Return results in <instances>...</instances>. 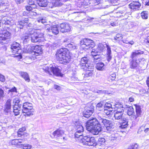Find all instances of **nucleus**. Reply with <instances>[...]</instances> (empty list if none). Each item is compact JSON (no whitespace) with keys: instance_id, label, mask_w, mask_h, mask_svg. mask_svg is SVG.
Returning <instances> with one entry per match:
<instances>
[{"instance_id":"9b49d317","label":"nucleus","mask_w":149,"mask_h":149,"mask_svg":"<svg viewBox=\"0 0 149 149\" xmlns=\"http://www.w3.org/2000/svg\"><path fill=\"white\" fill-rule=\"evenodd\" d=\"M103 125L106 127L108 132L111 131L113 126V124L111 121L106 119H104L102 120H101L100 125L101 127V126Z\"/></svg>"},{"instance_id":"052dcab7","label":"nucleus","mask_w":149,"mask_h":149,"mask_svg":"<svg viewBox=\"0 0 149 149\" xmlns=\"http://www.w3.org/2000/svg\"><path fill=\"white\" fill-rule=\"evenodd\" d=\"M100 53V52H97V50L95 49H93L91 52V54L92 56H95V54H99Z\"/></svg>"},{"instance_id":"423d86ee","label":"nucleus","mask_w":149,"mask_h":149,"mask_svg":"<svg viewBox=\"0 0 149 149\" xmlns=\"http://www.w3.org/2000/svg\"><path fill=\"white\" fill-rule=\"evenodd\" d=\"M80 45L81 49H91L95 46L93 40L88 38L81 40L80 42Z\"/></svg>"},{"instance_id":"5fc2aeb1","label":"nucleus","mask_w":149,"mask_h":149,"mask_svg":"<svg viewBox=\"0 0 149 149\" xmlns=\"http://www.w3.org/2000/svg\"><path fill=\"white\" fill-rule=\"evenodd\" d=\"M8 5V3L6 0L4 1L0 2V5L1 6H6Z\"/></svg>"},{"instance_id":"5701e85b","label":"nucleus","mask_w":149,"mask_h":149,"mask_svg":"<svg viewBox=\"0 0 149 149\" xmlns=\"http://www.w3.org/2000/svg\"><path fill=\"white\" fill-rule=\"evenodd\" d=\"M66 47H68L71 50H74L77 49V47L73 44V43H69L68 40H66L64 41Z\"/></svg>"},{"instance_id":"1a4fd4ad","label":"nucleus","mask_w":149,"mask_h":149,"mask_svg":"<svg viewBox=\"0 0 149 149\" xmlns=\"http://www.w3.org/2000/svg\"><path fill=\"white\" fill-rule=\"evenodd\" d=\"M43 34L39 33L37 31H34L31 34V40L32 42H37L40 41L41 38L43 36Z\"/></svg>"},{"instance_id":"49530a36","label":"nucleus","mask_w":149,"mask_h":149,"mask_svg":"<svg viewBox=\"0 0 149 149\" xmlns=\"http://www.w3.org/2000/svg\"><path fill=\"white\" fill-rule=\"evenodd\" d=\"M134 112V109L132 107H130L127 109V114L129 116H130L132 115Z\"/></svg>"},{"instance_id":"338daca9","label":"nucleus","mask_w":149,"mask_h":149,"mask_svg":"<svg viewBox=\"0 0 149 149\" xmlns=\"http://www.w3.org/2000/svg\"><path fill=\"white\" fill-rule=\"evenodd\" d=\"M0 62V64H1V65H2V64L5 65L6 63V61L4 59H1Z\"/></svg>"},{"instance_id":"72a5a7b5","label":"nucleus","mask_w":149,"mask_h":149,"mask_svg":"<svg viewBox=\"0 0 149 149\" xmlns=\"http://www.w3.org/2000/svg\"><path fill=\"white\" fill-rule=\"evenodd\" d=\"M37 21L39 23H41L45 24L47 23L46 18L45 17H40L37 19Z\"/></svg>"},{"instance_id":"a878e982","label":"nucleus","mask_w":149,"mask_h":149,"mask_svg":"<svg viewBox=\"0 0 149 149\" xmlns=\"http://www.w3.org/2000/svg\"><path fill=\"white\" fill-rule=\"evenodd\" d=\"M19 73L20 76L24 78L26 81L28 82L30 81V80L29 77L27 72H19Z\"/></svg>"},{"instance_id":"0eeeda50","label":"nucleus","mask_w":149,"mask_h":149,"mask_svg":"<svg viewBox=\"0 0 149 149\" xmlns=\"http://www.w3.org/2000/svg\"><path fill=\"white\" fill-rule=\"evenodd\" d=\"M11 51L14 54L17 53L18 55H15V57H18L20 59L22 58V56L20 55L22 51L20 44L17 42H14L11 45Z\"/></svg>"},{"instance_id":"c9c22d12","label":"nucleus","mask_w":149,"mask_h":149,"mask_svg":"<svg viewBox=\"0 0 149 149\" xmlns=\"http://www.w3.org/2000/svg\"><path fill=\"white\" fill-rule=\"evenodd\" d=\"M93 70H89V69L86 70V72L84 74V78H87L92 76L93 74Z\"/></svg>"},{"instance_id":"cd10ccee","label":"nucleus","mask_w":149,"mask_h":149,"mask_svg":"<svg viewBox=\"0 0 149 149\" xmlns=\"http://www.w3.org/2000/svg\"><path fill=\"white\" fill-rule=\"evenodd\" d=\"M95 68L97 70L100 71H103L105 70L104 64L101 62L96 64Z\"/></svg>"},{"instance_id":"f8f14e48","label":"nucleus","mask_w":149,"mask_h":149,"mask_svg":"<svg viewBox=\"0 0 149 149\" xmlns=\"http://www.w3.org/2000/svg\"><path fill=\"white\" fill-rule=\"evenodd\" d=\"M11 33L6 30L1 31L0 33V43H1L2 40H5L11 38Z\"/></svg>"},{"instance_id":"a19ab883","label":"nucleus","mask_w":149,"mask_h":149,"mask_svg":"<svg viewBox=\"0 0 149 149\" xmlns=\"http://www.w3.org/2000/svg\"><path fill=\"white\" fill-rule=\"evenodd\" d=\"M20 100L19 97H16L13 100V103L14 105H19L21 106V105L19 104L20 102Z\"/></svg>"},{"instance_id":"6ab92c4d","label":"nucleus","mask_w":149,"mask_h":149,"mask_svg":"<svg viewBox=\"0 0 149 149\" xmlns=\"http://www.w3.org/2000/svg\"><path fill=\"white\" fill-rule=\"evenodd\" d=\"M143 53V52L140 50H134L131 53L130 57L132 60L138 59V56Z\"/></svg>"},{"instance_id":"6e6552de","label":"nucleus","mask_w":149,"mask_h":149,"mask_svg":"<svg viewBox=\"0 0 149 149\" xmlns=\"http://www.w3.org/2000/svg\"><path fill=\"white\" fill-rule=\"evenodd\" d=\"M81 142L83 144L86 146H95L96 145L95 140L93 137L85 136L83 138H81Z\"/></svg>"},{"instance_id":"09e8293b","label":"nucleus","mask_w":149,"mask_h":149,"mask_svg":"<svg viewBox=\"0 0 149 149\" xmlns=\"http://www.w3.org/2000/svg\"><path fill=\"white\" fill-rule=\"evenodd\" d=\"M123 38L122 35L121 34H117L116 36L114 37V40H119Z\"/></svg>"},{"instance_id":"f03ea898","label":"nucleus","mask_w":149,"mask_h":149,"mask_svg":"<svg viewBox=\"0 0 149 149\" xmlns=\"http://www.w3.org/2000/svg\"><path fill=\"white\" fill-rule=\"evenodd\" d=\"M69 51L66 48H62L58 49L56 54V57L60 63L64 64L68 63L70 61V56L68 54Z\"/></svg>"},{"instance_id":"7c9ffc66","label":"nucleus","mask_w":149,"mask_h":149,"mask_svg":"<svg viewBox=\"0 0 149 149\" xmlns=\"http://www.w3.org/2000/svg\"><path fill=\"white\" fill-rule=\"evenodd\" d=\"M105 45L106 46V47L107 48V60L108 61H109L111 60V50L110 48V47L109 46V45L106 44Z\"/></svg>"},{"instance_id":"20e7f679","label":"nucleus","mask_w":149,"mask_h":149,"mask_svg":"<svg viewBox=\"0 0 149 149\" xmlns=\"http://www.w3.org/2000/svg\"><path fill=\"white\" fill-rule=\"evenodd\" d=\"M146 63L143 58L132 60L130 63V67L132 69L145 70L146 68Z\"/></svg>"},{"instance_id":"473e14b6","label":"nucleus","mask_w":149,"mask_h":149,"mask_svg":"<svg viewBox=\"0 0 149 149\" xmlns=\"http://www.w3.org/2000/svg\"><path fill=\"white\" fill-rule=\"evenodd\" d=\"M104 104V103L103 101H101L97 103L96 105V108L97 109L100 111L102 110L103 109V106Z\"/></svg>"},{"instance_id":"37998d69","label":"nucleus","mask_w":149,"mask_h":149,"mask_svg":"<svg viewBox=\"0 0 149 149\" xmlns=\"http://www.w3.org/2000/svg\"><path fill=\"white\" fill-rule=\"evenodd\" d=\"M31 33H29L28 35L22 37V39L23 40L24 42L28 41L29 39L31 38Z\"/></svg>"},{"instance_id":"c85d7f7f","label":"nucleus","mask_w":149,"mask_h":149,"mask_svg":"<svg viewBox=\"0 0 149 149\" xmlns=\"http://www.w3.org/2000/svg\"><path fill=\"white\" fill-rule=\"evenodd\" d=\"M37 3L40 7H45L48 3V0H37Z\"/></svg>"},{"instance_id":"8fccbe9b","label":"nucleus","mask_w":149,"mask_h":149,"mask_svg":"<svg viewBox=\"0 0 149 149\" xmlns=\"http://www.w3.org/2000/svg\"><path fill=\"white\" fill-rule=\"evenodd\" d=\"M94 59V61L97 62V61H100L101 59V56H100V53L95 54V56H93Z\"/></svg>"},{"instance_id":"3c124183","label":"nucleus","mask_w":149,"mask_h":149,"mask_svg":"<svg viewBox=\"0 0 149 149\" xmlns=\"http://www.w3.org/2000/svg\"><path fill=\"white\" fill-rule=\"evenodd\" d=\"M36 7V5H33V6H25V8L28 11H30L32 10L33 8H35Z\"/></svg>"},{"instance_id":"aec40b11","label":"nucleus","mask_w":149,"mask_h":149,"mask_svg":"<svg viewBox=\"0 0 149 149\" xmlns=\"http://www.w3.org/2000/svg\"><path fill=\"white\" fill-rule=\"evenodd\" d=\"M52 134L54 137L58 139L63 136L64 132L63 130L59 128L53 132Z\"/></svg>"},{"instance_id":"4be33fe9","label":"nucleus","mask_w":149,"mask_h":149,"mask_svg":"<svg viewBox=\"0 0 149 149\" xmlns=\"http://www.w3.org/2000/svg\"><path fill=\"white\" fill-rule=\"evenodd\" d=\"M61 1L62 0H52L50 3L49 7L52 8L54 6H60L62 4Z\"/></svg>"},{"instance_id":"680f3d73","label":"nucleus","mask_w":149,"mask_h":149,"mask_svg":"<svg viewBox=\"0 0 149 149\" xmlns=\"http://www.w3.org/2000/svg\"><path fill=\"white\" fill-rule=\"evenodd\" d=\"M5 77L3 75L0 74V81L3 82L5 81Z\"/></svg>"},{"instance_id":"b1692460","label":"nucleus","mask_w":149,"mask_h":149,"mask_svg":"<svg viewBox=\"0 0 149 149\" xmlns=\"http://www.w3.org/2000/svg\"><path fill=\"white\" fill-rule=\"evenodd\" d=\"M115 112L118 113L122 112V113H123L124 110L122 104H116L115 105Z\"/></svg>"},{"instance_id":"a211bd4d","label":"nucleus","mask_w":149,"mask_h":149,"mask_svg":"<svg viewBox=\"0 0 149 149\" xmlns=\"http://www.w3.org/2000/svg\"><path fill=\"white\" fill-rule=\"evenodd\" d=\"M46 30L47 32L52 33L55 35L58 34L59 33V30L58 29L57 26L56 25H53L50 26V27L47 28Z\"/></svg>"},{"instance_id":"4d7b16f0","label":"nucleus","mask_w":149,"mask_h":149,"mask_svg":"<svg viewBox=\"0 0 149 149\" xmlns=\"http://www.w3.org/2000/svg\"><path fill=\"white\" fill-rule=\"evenodd\" d=\"M95 93H96L99 94H101L105 93L106 91L104 90H95L94 91Z\"/></svg>"},{"instance_id":"774afa93","label":"nucleus","mask_w":149,"mask_h":149,"mask_svg":"<svg viewBox=\"0 0 149 149\" xmlns=\"http://www.w3.org/2000/svg\"><path fill=\"white\" fill-rule=\"evenodd\" d=\"M147 90L144 89H142L140 91V92L141 93V94L146 93H147Z\"/></svg>"},{"instance_id":"6e6d98bb","label":"nucleus","mask_w":149,"mask_h":149,"mask_svg":"<svg viewBox=\"0 0 149 149\" xmlns=\"http://www.w3.org/2000/svg\"><path fill=\"white\" fill-rule=\"evenodd\" d=\"M138 147V145L137 144H135L134 145L132 144L129 146L127 149H137Z\"/></svg>"},{"instance_id":"13d9d810","label":"nucleus","mask_w":149,"mask_h":149,"mask_svg":"<svg viewBox=\"0 0 149 149\" xmlns=\"http://www.w3.org/2000/svg\"><path fill=\"white\" fill-rule=\"evenodd\" d=\"M104 112L107 115H109L111 114V112L112 110H108L107 109H104Z\"/></svg>"},{"instance_id":"dca6fc26","label":"nucleus","mask_w":149,"mask_h":149,"mask_svg":"<svg viewBox=\"0 0 149 149\" xmlns=\"http://www.w3.org/2000/svg\"><path fill=\"white\" fill-rule=\"evenodd\" d=\"M60 31L64 33L70 31L71 28L70 25L67 23L61 24L60 25Z\"/></svg>"},{"instance_id":"f704fd0d","label":"nucleus","mask_w":149,"mask_h":149,"mask_svg":"<svg viewBox=\"0 0 149 149\" xmlns=\"http://www.w3.org/2000/svg\"><path fill=\"white\" fill-rule=\"evenodd\" d=\"M79 66L84 70L86 71L89 69V66L88 64L79 63Z\"/></svg>"},{"instance_id":"f257e3e1","label":"nucleus","mask_w":149,"mask_h":149,"mask_svg":"<svg viewBox=\"0 0 149 149\" xmlns=\"http://www.w3.org/2000/svg\"><path fill=\"white\" fill-rule=\"evenodd\" d=\"M86 126L87 130L94 135L98 134L102 129V127L99 125L97 120L95 118L88 120Z\"/></svg>"},{"instance_id":"de8ad7c7","label":"nucleus","mask_w":149,"mask_h":149,"mask_svg":"<svg viewBox=\"0 0 149 149\" xmlns=\"http://www.w3.org/2000/svg\"><path fill=\"white\" fill-rule=\"evenodd\" d=\"M114 107H112V104L110 103L109 102L106 103L105 104L104 107V109H109L111 108L112 109Z\"/></svg>"},{"instance_id":"e2e57ef3","label":"nucleus","mask_w":149,"mask_h":149,"mask_svg":"<svg viewBox=\"0 0 149 149\" xmlns=\"http://www.w3.org/2000/svg\"><path fill=\"white\" fill-rule=\"evenodd\" d=\"M29 5L32 6L33 5H36L35 4V0H29Z\"/></svg>"},{"instance_id":"ddd939ff","label":"nucleus","mask_w":149,"mask_h":149,"mask_svg":"<svg viewBox=\"0 0 149 149\" xmlns=\"http://www.w3.org/2000/svg\"><path fill=\"white\" fill-rule=\"evenodd\" d=\"M32 49H33L32 52L33 57H36V56L40 55L42 53V48L38 45L33 46Z\"/></svg>"},{"instance_id":"603ef678","label":"nucleus","mask_w":149,"mask_h":149,"mask_svg":"<svg viewBox=\"0 0 149 149\" xmlns=\"http://www.w3.org/2000/svg\"><path fill=\"white\" fill-rule=\"evenodd\" d=\"M104 46L103 45L102 43H99L98 45L97 49L100 51V52L103 51L104 49Z\"/></svg>"},{"instance_id":"7ed1b4c3","label":"nucleus","mask_w":149,"mask_h":149,"mask_svg":"<svg viewBox=\"0 0 149 149\" xmlns=\"http://www.w3.org/2000/svg\"><path fill=\"white\" fill-rule=\"evenodd\" d=\"M40 71L42 72H45L52 75L53 74L56 76H61L62 75L61 70L58 68V66L54 65H50L49 67L45 65L40 69Z\"/></svg>"},{"instance_id":"39448f33","label":"nucleus","mask_w":149,"mask_h":149,"mask_svg":"<svg viewBox=\"0 0 149 149\" xmlns=\"http://www.w3.org/2000/svg\"><path fill=\"white\" fill-rule=\"evenodd\" d=\"M22 108V112L23 113L25 114L24 115V116H30L33 115L34 109H33L32 103L28 102L24 103Z\"/></svg>"},{"instance_id":"c756f323","label":"nucleus","mask_w":149,"mask_h":149,"mask_svg":"<svg viewBox=\"0 0 149 149\" xmlns=\"http://www.w3.org/2000/svg\"><path fill=\"white\" fill-rule=\"evenodd\" d=\"M122 122L120 123V127L121 129L126 128L128 126V120L126 118H123L121 120Z\"/></svg>"},{"instance_id":"4c0bfd02","label":"nucleus","mask_w":149,"mask_h":149,"mask_svg":"<svg viewBox=\"0 0 149 149\" xmlns=\"http://www.w3.org/2000/svg\"><path fill=\"white\" fill-rule=\"evenodd\" d=\"M104 117L103 114L101 112H99L97 114L96 117L98 119V121L99 123V125H100V123L101 122V120H102L104 119L103 118Z\"/></svg>"},{"instance_id":"c03bdc74","label":"nucleus","mask_w":149,"mask_h":149,"mask_svg":"<svg viewBox=\"0 0 149 149\" xmlns=\"http://www.w3.org/2000/svg\"><path fill=\"white\" fill-rule=\"evenodd\" d=\"M105 141V140L104 138H100L98 139V144L100 146L104 145V144Z\"/></svg>"},{"instance_id":"864d4df0","label":"nucleus","mask_w":149,"mask_h":149,"mask_svg":"<svg viewBox=\"0 0 149 149\" xmlns=\"http://www.w3.org/2000/svg\"><path fill=\"white\" fill-rule=\"evenodd\" d=\"M5 96V93L3 90L0 88V100L3 99Z\"/></svg>"},{"instance_id":"393cba45","label":"nucleus","mask_w":149,"mask_h":149,"mask_svg":"<svg viewBox=\"0 0 149 149\" xmlns=\"http://www.w3.org/2000/svg\"><path fill=\"white\" fill-rule=\"evenodd\" d=\"M28 22L29 19L28 18H25L24 19L19 21L17 23V26L20 29H22L24 26V24L28 23Z\"/></svg>"},{"instance_id":"2eb2a0df","label":"nucleus","mask_w":149,"mask_h":149,"mask_svg":"<svg viewBox=\"0 0 149 149\" xmlns=\"http://www.w3.org/2000/svg\"><path fill=\"white\" fill-rule=\"evenodd\" d=\"M91 108H87L83 112L84 116L86 118L89 117L93 113L94 111V107L91 105Z\"/></svg>"},{"instance_id":"4468645a","label":"nucleus","mask_w":149,"mask_h":149,"mask_svg":"<svg viewBox=\"0 0 149 149\" xmlns=\"http://www.w3.org/2000/svg\"><path fill=\"white\" fill-rule=\"evenodd\" d=\"M11 102L10 99L8 100L4 105V112L6 115H10L11 107Z\"/></svg>"},{"instance_id":"79ce46f5","label":"nucleus","mask_w":149,"mask_h":149,"mask_svg":"<svg viewBox=\"0 0 149 149\" xmlns=\"http://www.w3.org/2000/svg\"><path fill=\"white\" fill-rule=\"evenodd\" d=\"M88 61V59L86 57H83L81 58L80 63L87 64Z\"/></svg>"},{"instance_id":"58836bf2","label":"nucleus","mask_w":149,"mask_h":149,"mask_svg":"<svg viewBox=\"0 0 149 149\" xmlns=\"http://www.w3.org/2000/svg\"><path fill=\"white\" fill-rule=\"evenodd\" d=\"M148 11H143L141 13L142 18L143 19H146L148 17Z\"/></svg>"},{"instance_id":"ea45409f","label":"nucleus","mask_w":149,"mask_h":149,"mask_svg":"<svg viewBox=\"0 0 149 149\" xmlns=\"http://www.w3.org/2000/svg\"><path fill=\"white\" fill-rule=\"evenodd\" d=\"M17 141V139H15L12 140L11 143L12 145L16 146L17 147L20 148L21 144H18Z\"/></svg>"},{"instance_id":"a18cd8bd","label":"nucleus","mask_w":149,"mask_h":149,"mask_svg":"<svg viewBox=\"0 0 149 149\" xmlns=\"http://www.w3.org/2000/svg\"><path fill=\"white\" fill-rule=\"evenodd\" d=\"M31 146V145L27 144H21L20 148H22L24 149H30Z\"/></svg>"},{"instance_id":"412c9836","label":"nucleus","mask_w":149,"mask_h":149,"mask_svg":"<svg viewBox=\"0 0 149 149\" xmlns=\"http://www.w3.org/2000/svg\"><path fill=\"white\" fill-rule=\"evenodd\" d=\"M134 105L135 107L136 114L134 116V118H135V120H136L138 117L141 116L142 111H141V107L140 106L136 104H135Z\"/></svg>"},{"instance_id":"69168bd1","label":"nucleus","mask_w":149,"mask_h":149,"mask_svg":"<svg viewBox=\"0 0 149 149\" xmlns=\"http://www.w3.org/2000/svg\"><path fill=\"white\" fill-rule=\"evenodd\" d=\"M9 91L10 92H15L17 93V90L16 88L14 87L10 89L9 90Z\"/></svg>"},{"instance_id":"bf43d9fd","label":"nucleus","mask_w":149,"mask_h":149,"mask_svg":"<svg viewBox=\"0 0 149 149\" xmlns=\"http://www.w3.org/2000/svg\"><path fill=\"white\" fill-rule=\"evenodd\" d=\"M116 76V74L115 73H113L109 76V78L111 80H113L115 79Z\"/></svg>"},{"instance_id":"e433bc0d","label":"nucleus","mask_w":149,"mask_h":149,"mask_svg":"<svg viewBox=\"0 0 149 149\" xmlns=\"http://www.w3.org/2000/svg\"><path fill=\"white\" fill-rule=\"evenodd\" d=\"M32 46L31 45H29L26 49H24L23 52L26 53H31L33 52V49H32Z\"/></svg>"},{"instance_id":"bb28decb","label":"nucleus","mask_w":149,"mask_h":149,"mask_svg":"<svg viewBox=\"0 0 149 149\" xmlns=\"http://www.w3.org/2000/svg\"><path fill=\"white\" fill-rule=\"evenodd\" d=\"M21 106L19 105H14L13 106V112L15 116L19 114L21 110Z\"/></svg>"},{"instance_id":"f3484780","label":"nucleus","mask_w":149,"mask_h":149,"mask_svg":"<svg viewBox=\"0 0 149 149\" xmlns=\"http://www.w3.org/2000/svg\"><path fill=\"white\" fill-rule=\"evenodd\" d=\"M141 6V4L138 1H134L129 5L130 8L134 10H139Z\"/></svg>"},{"instance_id":"2f4dec72","label":"nucleus","mask_w":149,"mask_h":149,"mask_svg":"<svg viewBox=\"0 0 149 149\" xmlns=\"http://www.w3.org/2000/svg\"><path fill=\"white\" fill-rule=\"evenodd\" d=\"M123 113H121L114 112V116L115 119L120 120H122L124 118H123Z\"/></svg>"},{"instance_id":"0e129e2a","label":"nucleus","mask_w":149,"mask_h":149,"mask_svg":"<svg viewBox=\"0 0 149 149\" xmlns=\"http://www.w3.org/2000/svg\"><path fill=\"white\" fill-rule=\"evenodd\" d=\"M94 19V18H93L89 16H87L85 18V21H91L93 20Z\"/></svg>"},{"instance_id":"9d476101","label":"nucleus","mask_w":149,"mask_h":149,"mask_svg":"<svg viewBox=\"0 0 149 149\" xmlns=\"http://www.w3.org/2000/svg\"><path fill=\"white\" fill-rule=\"evenodd\" d=\"M75 129L76 132L75 133L74 136L75 138H80L83 135V132L84 131V127L80 124L76 123L75 124Z\"/></svg>"}]
</instances>
